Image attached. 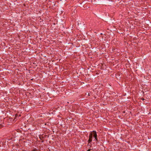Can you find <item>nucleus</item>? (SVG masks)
<instances>
[{"mask_svg": "<svg viewBox=\"0 0 151 151\" xmlns=\"http://www.w3.org/2000/svg\"><path fill=\"white\" fill-rule=\"evenodd\" d=\"M93 137V134L91 133L89 134V139H92Z\"/></svg>", "mask_w": 151, "mask_h": 151, "instance_id": "2", "label": "nucleus"}, {"mask_svg": "<svg viewBox=\"0 0 151 151\" xmlns=\"http://www.w3.org/2000/svg\"><path fill=\"white\" fill-rule=\"evenodd\" d=\"M40 137V139L41 140H42L43 139V137H42V136H40L39 137Z\"/></svg>", "mask_w": 151, "mask_h": 151, "instance_id": "4", "label": "nucleus"}, {"mask_svg": "<svg viewBox=\"0 0 151 151\" xmlns=\"http://www.w3.org/2000/svg\"><path fill=\"white\" fill-rule=\"evenodd\" d=\"M107 47H109V45H108V43H107Z\"/></svg>", "mask_w": 151, "mask_h": 151, "instance_id": "9", "label": "nucleus"}, {"mask_svg": "<svg viewBox=\"0 0 151 151\" xmlns=\"http://www.w3.org/2000/svg\"><path fill=\"white\" fill-rule=\"evenodd\" d=\"M93 134V135L95 138V139L96 141H98V139L97 138V135L96 133V132L95 131H93V133H92Z\"/></svg>", "mask_w": 151, "mask_h": 151, "instance_id": "1", "label": "nucleus"}, {"mask_svg": "<svg viewBox=\"0 0 151 151\" xmlns=\"http://www.w3.org/2000/svg\"><path fill=\"white\" fill-rule=\"evenodd\" d=\"M88 96H90V93H88Z\"/></svg>", "mask_w": 151, "mask_h": 151, "instance_id": "10", "label": "nucleus"}, {"mask_svg": "<svg viewBox=\"0 0 151 151\" xmlns=\"http://www.w3.org/2000/svg\"><path fill=\"white\" fill-rule=\"evenodd\" d=\"M4 127V125L2 124H0V128H1V127Z\"/></svg>", "mask_w": 151, "mask_h": 151, "instance_id": "5", "label": "nucleus"}, {"mask_svg": "<svg viewBox=\"0 0 151 151\" xmlns=\"http://www.w3.org/2000/svg\"><path fill=\"white\" fill-rule=\"evenodd\" d=\"M91 149H89L88 150H87V151H90Z\"/></svg>", "mask_w": 151, "mask_h": 151, "instance_id": "7", "label": "nucleus"}, {"mask_svg": "<svg viewBox=\"0 0 151 151\" xmlns=\"http://www.w3.org/2000/svg\"><path fill=\"white\" fill-rule=\"evenodd\" d=\"M88 146H89V147H91V144H90V143H88Z\"/></svg>", "mask_w": 151, "mask_h": 151, "instance_id": "6", "label": "nucleus"}, {"mask_svg": "<svg viewBox=\"0 0 151 151\" xmlns=\"http://www.w3.org/2000/svg\"><path fill=\"white\" fill-rule=\"evenodd\" d=\"M37 150V149H35L34 150V151H36Z\"/></svg>", "mask_w": 151, "mask_h": 151, "instance_id": "8", "label": "nucleus"}, {"mask_svg": "<svg viewBox=\"0 0 151 151\" xmlns=\"http://www.w3.org/2000/svg\"><path fill=\"white\" fill-rule=\"evenodd\" d=\"M92 139H89L88 140V143H90L92 141Z\"/></svg>", "mask_w": 151, "mask_h": 151, "instance_id": "3", "label": "nucleus"}]
</instances>
